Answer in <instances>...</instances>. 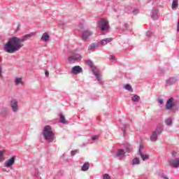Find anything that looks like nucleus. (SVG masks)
<instances>
[{
  "mask_svg": "<svg viewBox=\"0 0 179 179\" xmlns=\"http://www.w3.org/2000/svg\"><path fill=\"white\" fill-rule=\"evenodd\" d=\"M27 37H31V34H27L22 38L19 37L13 36L10 38L8 42L4 45V50L8 54H14L17 52L23 47V42L27 40Z\"/></svg>",
  "mask_w": 179,
  "mask_h": 179,
  "instance_id": "1",
  "label": "nucleus"
},
{
  "mask_svg": "<svg viewBox=\"0 0 179 179\" xmlns=\"http://www.w3.org/2000/svg\"><path fill=\"white\" fill-rule=\"evenodd\" d=\"M43 136L48 142H53L55 139V134L52 131L51 126L47 125L43 129Z\"/></svg>",
  "mask_w": 179,
  "mask_h": 179,
  "instance_id": "2",
  "label": "nucleus"
},
{
  "mask_svg": "<svg viewBox=\"0 0 179 179\" xmlns=\"http://www.w3.org/2000/svg\"><path fill=\"white\" fill-rule=\"evenodd\" d=\"M98 27L104 31L108 29V21L104 18H101L98 22Z\"/></svg>",
  "mask_w": 179,
  "mask_h": 179,
  "instance_id": "3",
  "label": "nucleus"
},
{
  "mask_svg": "<svg viewBox=\"0 0 179 179\" xmlns=\"http://www.w3.org/2000/svg\"><path fill=\"white\" fill-rule=\"evenodd\" d=\"M162 131H163V128L162 127L157 128L156 131L152 133V135L150 137L152 142H156V141H157V135H160V134H162Z\"/></svg>",
  "mask_w": 179,
  "mask_h": 179,
  "instance_id": "4",
  "label": "nucleus"
},
{
  "mask_svg": "<svg viewBox=\"0 0 179 179\" xmlns=\"http://www.w3.org/2000/svg\"><path fill=\"white\" fill-rule=\"evenodd\" d=\"M92 34H93V33H92L89 29L82 31V40H83V41H87Z\"/></svg>",
  "mask_w": 179,
  "mask_h": 179,
  "instance_id": "5",
  "label": "nucleus"
},
{
  "mask_svg": "<svg viewBox=\"0 0 179 179\" xmlns=\"http://www.w3.org/2000/svg\"><path fill=\"white\" fill-rule=\"evenodd\" d=\"M82 57L79 54H75L73 52V55L69 57V61L71 64L73 62H76V61H79V59H81Z\"/></svg>",
  "mask_w": 179,
  "mask_h": 179,
  "instance_id": "6",
  "label": "nucleus"
},
{
  "mask_svg": "<svg viewBox=\"0 0 179 179\" xmlns=\"http://www.w3.org/2000/svg\"><path fill=\"white\" fill-rule=\"evenodd\" d=\"M15 159H16V157L14 156L13 157H11L10 159L6 160L4 163V166L5 167H12V166H13V164H15Z\"/></svg>",
  "mask_w": 179,
  "mask_h": 179,
  "instance_id": "7",
  "label": "nucleus"
},
{
  "mask_svg": "<svg viewBox=\"0 0 179 179\" xmlns=\"http://www.w3.org/2000/svg\"><path fill=\"white\" fill-rule=\"evenodd\" d=\"M169 164L171 167L177 169L179 167V159H171L169 161Z\"/></svg>",
  "mask_w": 179,
  "mask_h": 179,
  "instance_id": "8",
  "label": "nucleus"
},
{
  "mask_svg": "<svg viewBox=\"0 0 179 179\" xmlns=\"http://www.w3.org/2000/svg\"><path fill=\"white\" fill-rule=\"evenodd\" d=\"M92 72L94 73V75L96 76L98 82H99V83H103V81H101V75L100 74V71L99 70H97V69L94 68L92 69Z\"/></svg>",
  "mask_w": 179,
  "mask_h": 179,
  "instance_id": "9",
  "label": "nucleus"
},
{
  "mask_svg": "<svg viewBox=\"0 0 179 179\" xmlns=\"http://www.w3.org/2000/svg\"><path fill=\"white\" fill-rule=\"evenodd\" d=\"M10 106L13 111L16 113L18 108L17 101H16V99H12L10 101Z\"/></svg>",
  "mask_w": 179,
  "mask_h": 179,
  "instance_id": "10",
  "label": "nucleus"
},
{
  "mask_svg": "<svg viewBox=\"0 0 179 179\" xmlns=\"http://www.w3.org/2000/svg\"><path fill=\"white\" fill-rule=\"evenodd\" d=\"M83 69L80 66H76L72 68L71 70V73H73V75H78V73H81V72H83Z\"/></svg>",
  "mask_w": 179,
  "mask_h": 179,
  "instance_id": "11",
  "label": "nucleus"
},
{
  "mask_svg": "<svg viewBox=\"0 0 179 179\" xmlns=\"http://www.w3.org/2000/svg\"><path fill=\"white\" fill-rule=\"evenodd\" d=\"M99 43H92L89 47H88V52L89 54H90V52H92V51H94V50H96V48H99Z\"/></svg>",
  "mask_w": 179,
  "mask_h": 179,
  "instance_id": "12",
  "label": "nucleus"
},
{
  "mask_svg": "<svg viewBox=\"0 0 179 179\" xmlns=\"http://www.w3.org/2000/svg\"><path fill=\"white\" fill-rule=\"evenodd\" d=\"M142 149H143V145H140V148H139V150H138V153L141 157V159L145 161V160H148V159H149V155H143L141 150Z\"/></svg>",
  "mask_w": 179,
  "mask_h": 179,
  "instance_id": "13",
  "label": "nucleus"
},
{
  "mask_svg": "<svg viewBox=\"0 0 179 179\" xmlns=\"http://www.w3.org/2000/svg\"><path fill=\"white\" fill-rule=\"evenodd\" d=\"M116 156H117V157H118V159H122V157H124V156H125V151L122 149L117 150Z\"/></svg>",
  "mask_w": 179,
  "mask_h": 179,
  "instance_id": "14",
  "label": "nucleus"
},
{
  "mask_svg": "<svg viewBox=\"0 0 179 179\" xmlns=\"http://www.w3.org/2000/svg\"><path fill=\"white\" fill-rule=\"evenodd\" d=\"M41 40L42 41H45V43H47V41H50V35L48 34V32H45L43 34Z\"/></svg>",
  "mask_w": 179,
  "mask_h": 179,
  "instance_id": "15",
  "label": "nucleus"
},
{
  "mask_svg": "<svg viewBox=\"0 0 179 179\" xmlns=\"http://www.w3.org/2000/svg\"><path fill=\"white\" fill-rule=\"evenodd\" d=\"M173 98H171V99H169L167 101L166 105V107L167 110H170L171 108H173Z\"/></svg>",
  "mask_w": 179,
  "mask_h": 179,
  "instance_id": "16",
  "label": "nucleus"
},
{
  "mask_svg": "<svg viewBox=\"0 0 179 179\" xmlns=\"http://www.w3.org/2000/svg\"><path fill=\"white\" fill-rule=\"evenodd\" d=\"M177 82V79L176 78H171L166 81L167 86H170L171 85H174Z\"/></svg>",
  "mask_w": 179,
  "mask_h": 179,
  "instance_id": "17",
  "label": "nucleus"
},
{
  "mask_svg": "<svg viewBox=\"0 0 179 179\" xmlns=\"http://www.w3.org/2000/svg\"><path fill=\"white\" fill-rule=\"evenodd\" d=\"M111 41H113V38H106L101 41V45H106L108 43H111Z\"/></svg>",
  "mask_w": 179,
  "mask_h": 179,
  "instance_id": "18",
  "label": "nucleus"
},
{
  "mask_svg": "<svg viewBox=\"0 0 179 179\" xmlns=\"http://www.w3.org/2000/svg\"><path fill=\"white\" fill-rule=\"evenodd\" d=\"M159 13L158 10H153L152 14V18L154 19V20H156L159 16L157 15Z\"/></svg>",
  "mask_w": 179,
  "mask_h": 179,
  "instance_id": "19",
  "label": "nucleus"
},
{
  "mask_svg": "<svg viewBox=\"0 0 179 179\" xmlns=\"http://www.w3.org/2000/svg\"><path fill=\"white\" fill-rule=\"evenodd\" d=\"M90 164H89V162H85V163L83 164V166L81 170H82L83 171H87V170H89V168H90Z\"/></svg>",
  "mask_w": 179,
  "mask_h": 179,
  "instance_id": "20",
  "label": "nucleus"
},
{
  "mask_svg": "<svg viewBox=\"0 0 179 179\" xmlns=\"http://www.w3.org/2000/svg\"><path fill=\"white\" fill-rule=\"evenodd\" d=\"M141 100V97L136 94H134L131 96V101H134V103H136Z\"/></svg>",
  "mask_w": 179,
  "mask_h": 179,
  "instance_id": "21",
  "label": "nucleus"
},
{
  "mask_svg": "<svg viewBox=\"0 0 179 179\" xmlns=\"http://www.w3.org/2000/svg\"><path fill=\"white\" fill-rule=\"evenodd\" d=\"M6 152L5 150H0V162H3V160H5V156L3 155H5Z\"/></svg>",
  "mask_w": 179,
  "mask_h": 179,
  "instance_id": "22",
  "label": "nucleus"
},
{
  "mask_svg": "<svg viewBox=\"0 0 179 179\" xmlns=\"http://www.w3.org/2000/svg\"><path fill=\"white\" fill-rule=\"evenodd\" d=\"M60 122H62V124H68V121H66L65 116L62 114H60Z\"/></svg>",
  "mask_w": 179,
  "mask_h": 179,
  "instance_id": "23",
  "label": "nucleus"
},
{
  "mask_svg": "<svg viewBox=\"0 0 179 179\" xmlns=\"http://www.w3.org/2000/svg\"><path fill=\"white\" fill-rule=\"evenodd\" d=\"M178 8V0H173L172 3V8L176 9Z\"/></svg>",
  "mask_w": 179,
  "mask_h": 179,
  "instance_id": "24",
  "label": "nucleus"
},
{
  "mask_svg": "<svg viewBox=\"0 0 179 179\" xmlns=\"http://www.w3.org/2000/svg\"><path fill=\"white\" fill-rule=\"evenodd\" d=\"M124 89H126V90H129V92H133L132 87L129 84L124 85Z\"/></svg>",
  "mask_w": 179,
  "mask_h": 179,
  "instance_id": "25",
  "label": "nucleus"
},
{
  "mask_svg": "<svg viewBox=\"0 0 179 179\" xmlns=\"http://www.w3.org/2000/svg\"><path fill=\"white\" fill-rule=\"evenodd\" d=\"M125 150L127 153H129V152H131V145L129 144H126Z\"/></svg>",
  "mask_w": 179,
  "mask_h": 179,
  "instance_id": "26",
  "label": "nucleus"
},
{
  "mask_svg": "<svg viewBox=\"0 0 179 179\" xmlns=\"http://www.w3.org/2000/svg\"><path fill=\"white\" fill-rule=\"evenodd\" d=\"M20 83H22V78H15L16 86H17V85H19Z\"/></svg>",
  "mask_w": 179,
  "mask_h": 179,
  "instance_id": "27",
  "label": "nucleus"
},
{
  "mask_svg": "<svg viewBox=\"0 0 179 179\" xmlns=\"http://www.w3.org/2000/svg\"><path fill=\"white\" fill-rule=\"evenodd\" d=\"M139 163H141L139 158L136 157L133 159V164H139Z\"/></svg>",
  "mask_w": 179,
  "mask_h": 179,
  "instance_id": "28",
  "label": "nucleus"
},
{
  "mask_svg": "<svg viewBox=\"0 0 179 179\" xmlns=\"http://www.w3.org/2000/svg\"><path fill=\"white\" fill-rule=\"evenodd\" d=\"M166 125H171L173 120H171V118H168L165 121Z\"/></svg>",
  "mask_w": 179,
  "mask_h": 179,
  "instance_id": "29",
  "label": "nucleus"
},
{
  "mask_svg": "<svg viewBox=\"0 0 179 179\" xmlns=\"http://www.w3.org/2000/svg\"><path fill=\"white\" fill-rule=\"evenodd\" d=\"M86 64L91 68H93V62H92L91 60H87Z\"/></svg>",
  "mask_w": 179,
  "mask_h": 179,
  "instance_id": "30",
  "label": "nucleus"
},
{
  "mask_svg": "<svg viewBox=\"0 0 179 179\" xmlns=\"http://www.w3.org/2000/svg\"><path fill=\"white\" fill-rule=\"evenodd\" d=\"M103 179H111V177L108 174L106 173L103 175Z\"/></svg>",
  "mask_w": 179,
  "mask_h": 179,
  "instance_id": "31",
  "label": "nucleus"
},
{
  "mask_svg": "<svg viewBox=\"0 0 179 179\" xmlns=\"http://www.w3.org/2000/svg\"><path fill=\"white\" fill-rule=\"evenodd\" d=\"M139 13V10L135 9L133 10V15H138Z\"/></svg>",
  "mask_w": 179,
  "mask_h": 179,
  "instance_id": "32",
  "label": "nucleus"
},
{
  "mask_svg": "<svg viewBox=\"0 0 179 179\" xmlns=\"http://www.w3.org/2000/svg\"><path fill=\"white\" fill-rule=\"evenodd\" d=\"M97 139H99V136H92V141H96Z\"/></svg>",
  "mask_w": 179,
  "mask_h": 179,
  "instance_id": "33",
  "label": "nucleus"
},
{
  "mask_svg": "<svg viewBox=\"0 0 179 179\" xmlns=\"http://www.w3.org/2000/svg\"><path fill=\"white\" fill-rule=\"evenodd\" d=\"M76 153H78V150L71 151V156H75V155H76Z\"/></svg>",
  "mask_w": 179,
  "mask_h": 179,
  "instance_id": "34",
  "label": "nucleus"
},
{
  "mask_svg": "<svg viewBox=\"0 0 179 179\" xmlns=\"http://www.w3.org/2000/svg\"><path fill=\"white\" fill-rule=\"evenodd\" d=\"M115 58V56H114V55H110V61H114Z\"/></svg>",
  "mask_w": 179,
  "mask_h": 179,
  "instance_id": "35",
  "label": "nucleus"
},
{
  "mask_svg": "<svg viewBox=\"0 0 179 179\" xmlns=\"http://www.w3.org/2000/svg\"><path fill=\"white\" fill-rule=\"evenodd\" d=\"M2 73V67H1L0 66V78H2V74H1Z\"/></svg>",
  "mask_w": 179,
  "mask_h": 179,
  "instance_id": "36",
  "label": "nucleus"
},
{
  "mask_svg": "<svg viewBox=\"0 0 179 179\" xmlns=\"http://www.w3.org/2000/svg\"><path fill=\"white\" fill-rule=\"evenodd\" d=\"M177 31H179V19L178 20Z\"/></svg>",
  "mask_w": 179,
  "mask_h": 179,
  "instance_id": "37",
  "label": "nucleus"
},
{
  "mask_svg": "<svg viewBox=\"0 0 179 179\" xmlns=\"http://www.w3.org/2000/svg\"><path fill=\"white\" fill-rule=\"evenodd\" d=\"M45 76H48V75H50V73L48 72V71H45Z\"/></svg>",
  "mask_w": 179,
  "mask_h": 179,
  "instance_id": "38",
  "label": "nucleus"
},
{
  "mask_svg": "<svg viewBox=\"0 0 179 179\" xmlns=\"http://www.w3.org/2000/svg\"><path fill=\"white\" fill-rule=\"evenodd\" d=\"M159 104H163V100L162 99H159Z\"/></svg>",
  "mask_w": 179,
  "mask_h": 179,
  "instance_id": "39",
  "label": "nucleus"
},
{
  "mask_svg": "<svg viewBox=\"0 0 179 179\" xmlns=\"http://www.w3.org/2000/svg\"><path fill=\"white\" fill-rule=\"evenodd\" d=\"M80 29L82 30L83 29V24H80Z\"/></svg>",
  "mask_w": 179,
  "mask_h": 179,
  "instance_id": "40",
  "label": "nucleus"
},
{
  "mask_svg": "<svg viewBox=\"0 0 179 179\" xmlns=\"http://www.w3.org/2000/svg\"><path fill=\"white\" fill-rule=\"evenodd\" d=\"M172 155H173V156H176V155H177V153L173 151V152H172Z\"/></svg>",
  "mask_w": 179,
  "mask_h": 179,
  "instance_id": "41",
  "label": "nucleus"
},
{
  "mask_svg": "<svg viewBox=\"0 0 179 179\" xmlns=\"http://www.w3.org/2000/svg\"><path fill=\"white\" fill-rule=\"evenodd\" d=\"M164 178H165V179H169V178H167V177H164Z\"/></svg>",
  "mask_w": 179,
  "mask_h": 179,
  "instance_id": "42",
  "label": "nucleus"
},
{
  "mask_svg": "<svg viewBox=\"0 0 179 179\" xmlns=\"http://www.w3.org/2000/svg\"><path fill=\"white\" fill-rule=\"evenodd\" d=\"M0 61H1V57H0Z\"/></svg>",
  "mask_w": 179,
  "mask_h": 179,
  "instance_id": "43",
  "label": "nucleus"
}]
</instances>
